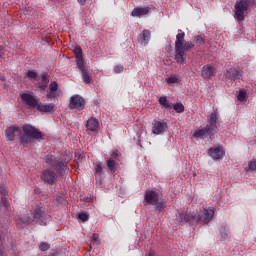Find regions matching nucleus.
Wrapping results in <instances>:
<instances>
[{"label": "nucleus", "mask_w": 256, "mask_h": 256, "mask_svg": "<svg viewBox=\"0 0 256 256\" xmlns=\"http://www.w3.org/2000/svg\"><path fill=\"white\" fill-rule=\"evenodd\" d=\"M179 31L180 33L176 35L174 47L175 60L180 63V65H185V63H187V51L193 49L195 44H193V42H185V32Z\"/></svg>", "instance_id": "f257e3e1"}, {"label": "nucleus", "mask_w": 256, "mask_h": 256, "mask_svg": "<svg viewBox=\"0 0 256 256\" xmlns=\"http://www.w3.org/2000/svg\"><path fill=\"white\" fill-rule=\"evenodd\" d=\"M144 205L155 206L154 211L159 215L165 211V202L163 201V195L159 194L155 190H146L144 196Z\"/></svg>", "instance_id": "f03ea898"}, {"label": "nucleus", "mask_w": 256, "mask_h": 256, "mask_svg": "<svg viewBox=\"0 0 256 256\" xmlns=\"http://www.w3.org/2000/svg\"><path fill=\"white\" fill-rule=\"evenodd\" d=\"M23 134L19 136L20 144L23 145V147H27L30 143H33L34 139H42L43 133L39 131L37 128L25 124L22 127Z\"/></svg>", "instance_id": "7ed1b4c3"}, {"label": "nucleus", "mask_w": 256, "mask_h": 256, "mask_svg": "<svg viewBox=\"0 0 256 256\" xmlns=\"http://www.w3.org/2000/svg\"><path fill=\"white\" fill-rule=\"evenodd\" d=\"M215 215V208L209 206H203L199 212L194 214V225L197 223H211Z\"/></svg>", "instance_id": "20e7f679"}, {"label": "nucleus", "mask_w": 256, "mask_h": 256, "mask_svg": "<svg viewBox=\"0 0 256 256\" xmlns=\"http://www.w3.org/2000/svg\"><path fill=\"white\" fill-rule=\"evenodd\" d=\"M255 3V0H237L234 6V17L237 21H245V12Z\"/></svg>", "instance_id": "39448f33"}, {"label": "nucleus", "mask_w": 256, "mask_h": 256, "mask_svg": "<svg viewBox=\"0 0 256 256\" xmlns=\"http://www.w3.org/2000/svg\"><path fill=\"white\" fill-rule=\"evenodd\" d=\"M59 173L61 172H57L53 168H45L40 174V181H42L44 185H55L56 182L59 181Z\"/></svg>", "instance_id": "423d86ee"}, {"label": "nucleus", "mask_w": 256, "mask_h": 256, "mask_svg": "<svg viewBox=\"0 0 256 256\" xmlns=\"http://www.w3.org/2000/svg\"><path fill=\"white\" fill-rule=\"evenodd\" d=\"M44 161L49 167H53L57 173H61L67 167V164L63 160L57 158L55 155H46Z\"/></svg>", "instance_id": "0eeeda50"}, {"label": "nucleus", "mask_w": 256, "mask_h": 256, "mask_svg": "<svg viewBox=\"0 0 256 256\" xmlns=\"http://www.w3.org/2000/svg\"><path fill=\"white\" fill-rule=\"evenodd\" d=\"M22 102L27 105L30 109H35L39 105V98L33 96V94L22 93L20 94Z\"/></svg>", "instance_id": "6e6552de"}, {"label": "nucleus", "mask_w": 256, "mask_h": 256, "mask_svg": "<svg viewBox=\"0 0 256 256\" xmlns=\"http://www.w3.org/2000/svg\"><path fill=\"white\" fill-rule=\"evenodd\" d=\"M176 221L181 223V225H185V223H190V225H195V216L193 213H186L185 211L178 212L176 215Z\"/></svg>", "instance_id": "1a4fd4ad"}, {"label": "nucleus", "mask_w": 256, "mask_h": 256, "mask_svg": "<svg viewBox=\"0 0 256 256\" xmlns=\"http://www.w3.org/2000/svg\"><path fill=\"white\" fill-rule=\"evenodd\" d=\"M224 79L225 81H229V82L237 81L238 79H241V70L235 67L226 69V71L224 72Z\"/></svg>", "instance_id": "9d476101"}, {"label": "nucleus", "mask_w": 256, "mask_h": 256, "mask_svg": "<svg viewBox=\"0 0 256 256\" xmlns=\"http://www.w3.org/2000/svg\"><path fill=\"white\" fill-rule=\"evenodd\" d=\"M69 107L70 109H77L78 111H81L85 109V99L80 95H74L70 99Z\"/></svg>", "instance_id": "9b49d317"}, {"label": "nucleus", "mask_w": 256, "mask_h": 256, "mask_svg": "<svg viewBox=\"0 0 256 256\" xmlns=\"http://www.w3.org/2000/svg\"><path fill=\"white\" fill-rule=\"evenodd\" d=\"M225 151H223V146H215L208 149V156L211 157L214 161H219L223 159Z\"/></svg>", "instance_id": "f8f14e48"}, {"label": "nucleus", "mask_w": 256, "mask_h": 256, "mask_svg": "<svg viewBox=\"0 0 256 256\" xmlns=\"http://www.w3.org/2000/svg\"><path fill=\"white\" fill-rule=\"evenodd\" d=\"M33 219L36 220L39 225H47V214H45V209L36 207L33 213Z\"/></svg>", "instance_id": "ddd939ff"}, {"label": "nucleus", "mask_w": 256, "mask_h": 256, "mask_svg": "<svg viewBox=\"0 0 256 256\" xmlns=\"http://www.w3.org/2000/svg\"><path fill=\"white\" fill-rule=\"evenodd\" d=\"M216 132H214L211 128H209V126H205L204 128L198 129L196 130L192 137H194V139H204L205 137H209L210 135H215Z\"/></svg>", "instance_id": "4468645a"}, {"label": "nucleus", "mask_w": 256, "mask_h": 256, "mask_svg": "<svg viewBox=\"0 0 256 256\" xmlns=\"http://www.w3.org/2000/svg\"><path fill=\"white\" fill-rule=\"evenodd\" d=\"M46 92H47L46 94L47 99H55L59 97V84L57 83V81H52L49 84V87L46 90Z\"/></svg>", "instance_id": "2eb2a0df"}, {"label": "nucleus", "mask_w": 256, "mask_h": 256, "mask_svg": "<svg viewBox=\"0 0 256 256\" xmlns=\"http://www.w3.org/2000/svg\"><path fill=\"white\" fill-rule=\"evenodd\" d=\"M5 135L8 141H15L16 137H21V129L19 126H10L5 130Z\"/></svg>", "instance_id": "dca6fc26"}, {"label": "nucleus", "mask_w": 256, "mask_h": 256, "mask_svg": "<svg viewBox=\"0 0 256 256\" xmlns=\"http://www.w3.org/2000/svg\"><path fill=\"white\" fill-rule=\"evenodd\" d=\"M152 125V133L154 135H163V133H165V130L167 129V123L158 120H154Z\"/></svg>", "instance_id": "f3484780"}, {"label": "nucleus", "mask_w": 256, "mask_h": 256, "mask_svg": "<svg viewBox=\"0 0 256 256\" xmlns=\"http://www.w3.org/2000/svg\"><path fill=\"white\" fill-rule=\"evenodd\" d=\"M216 73L215 67L211 65H204L202 67L201 77H203V79H211L212 77H215Z\"/></svg>", "instance_id": "a211bd4d"}, {"label": "nucleus", "mask_w": 256, "mask_h": 256, "mask_svg": "<svg viewBox=\"0 0 256 256\" xmlns=\"http://www.w3.org/2000/svg\"><path fill=\"white\" fill-rule=\"evenodd\" d=\"M72 51L76 58L77 67H79L81 65H85V60L83 59V49H81V46H79V45L75 46Z\"/></svg>", "instance_id": "6ab92c4d"}, {"label": "nucleus", "mask_w": 256, "mask_h": 256, "mask_svg": "<svg viewBox=\"0 0 256 256\" xmlns=\"http://www.w3.org/2000/svg\"><path fill=\"white\" fill-rule=\"evenodd\" d=\"M208 123L206 126L217 133V123H219V119L217 118V114L212 112L208 117Z\"/></svg>", "instance_id": "aec40b11"}, {"label": "nucleus", "mask_w": 256, "mask_h": 256, "mask_svg": "<svg viewBox=\"0 0 256 256\" xmlns=\"http://www.w3.org/2000/svg\"><path fill=\"white\" fill-rule=\"evenodd\" d=\"M149 11H151V7H137L134 8L131 12L132 17H143L145 15H149Z\"/></svg>", "instance_id": "412c9836"}, {"label": "nucleus", "mask_w": 256, "mask_h": 256, "mask_svg": "<svg viewBox=\"0 0 256 256\" xmlns=\"http://www.w3.org/2000/svg\"><path fill=\"white\" fill-rule=\"evenodd\" d=\"M36 108L41 113H54L55 104H47V103L38 102V105L36 106Z\"/></svg>", "instance_id": "4be33fe9"}, {"label": "nucleus", "mask_w": 256, "mask_h": 256, "mask_svg": "<svg viewBox=\"0 0 256 256\" xmlns=\"http://www.w3.org/2000/svg\"><path fill=\"white\" fill-rule=\"evenodd\" d=\"M86 129H87V131H90L91 133H95V131H97L99 129V120L95 119L93 117H90L87 120Z\"/></svg>", "instance_id": "5701e85b"}, {"label": "nucleus", "mask_w": 256, "mask_h": 256, "mask_svg": "<svg viewBox=\"0 0 256 256\" xmlns=\"http://www.w3.org/2000/svg\"><path fill=\"white\" fill-rule=\"evenodd\" d=\"M78 69L82 74V79L84 83L89 84L93 81V77L89 74V70H87V68L85 67V64L78 66Z\"/></svg>", "instance_id": "b1692460"}, {"label": "nucleus", "mask_w": 256, "mask_h": 256, "mask_svg": "<svg viewBox=\"0 0 256 256\" xmlns=\"http://www.w3.org/2000/svg\"><path fill=\"white\" fill-rule=\"evenodd\" d=\"M94 175L97 182L101 183L103 181V166L101 162L94 164Z\"/></svg>", "instance_id": "393cba45"}, {"label": "nucleus", "mask_w": 256, "mask_h": 256, "mask_svg": "<svg viewBox=\"0 0 256 256\" xmlns=\"http://www.w3.org/2000/svg\"><path fill=\"white\" fill-rule=\"evenodd\" d=\"M38 87L40 91H47V87H49V74L45 73L41 75V82Z\"/></svg>", "instance_id": "a878e982"}, {"label": "nucleus", "mask_w": 256, "mask_h": 256, "mask_svg": "<svg viewBox=\"0 0 256 256\" xmlns=\"http://www.w3.org/2000/svg\"><path fill=\"white\" fill-rule=\"evenodd\" d=\"M140 41L142 44L145 43V45H147V43H149V41H151V31L143 30Z\"/></svg>", "instance_id": "bb28decb"}, {"label": "nucleus", "mask_w": 256, "mask_h": 256, "mask_svg": "<svg viewBox=\"0 0 256 256\" xmlns=\"http://www.w3.org/2000/svg\"><path fill=\"white\" fill-rule=\"evenodd\" d=\"M106 165L110 171V173H115L117 171V162L113 160V158H109L106 161Z\"/></svg>", "instance_id": "cd10ccee"}, {"label": "nucleus", "mask_w": 256, "mask_h": 256, "mask_svg": "<svg viewBox=\"0 0 256 256\" xmlns=\"http://www.w3.org/2000/svg\"><path fill=\"white\" fill-rule=\"evenodd\" d=\"M158 102L162 107H165V109H171V103H169L167 96H161Z\"/></svg>", "instance_id": "c85d7f7f"}, {"label": "nucleus", "mask_w": 256, "mask_h": 256, "mask_svg": "<svg viewBox=\"0 0 256 256\" xmlns=\"http://www.w3.org/2000/svg\"><path fill=\"white\" fill-rule=\"evenodd\" d=\"M220 237L223 240L229 239V232L227 231V228L224 226H221L220 228Z\"/></svg>", "instance_id": "c756f323"}, {"label": "nucleus", "mask_w": 256, "mask_h": 256, "mask_svg": "<svg viewBox=\"0 0 256 256\" xmlns=\"http://www.w3.org/2000/svg\"><path fill=\"white\" fill-rule=\"evenodd\" d=\"M1 201H2L3 207H5L6 211H9V209H11V201H9V199H7V196L1 197Z\"/></svg>", "instance_id": "7c9ffc66"}, {"label": "nucleus", "mask_w": 256, "mask_h": 256, "mask_svg": "<svg viewBox=\"0 0 256 256\" xmlns=\"http://www.w3.org/2000/svg\"><path fill=\"white\" fill-rule=\"evenodd\" d=\"M194 43L198 44L199 47H203V45H206L207 41L201 36H196L194 38Z\"/></svg>", "instance_id": "2f4dec72"}, {"label": "nucleus", "mask_w": 256, "mask_h": 256, "mask_svg": "<svg viewBox=\"0 0 256 256\" xmlns=\"http://www.w3.org/2000/svg\"><path fill=\"white\" fill-rule=\"evenodd\" d=\"M173 108L176 113H183L185 111V106H183V103H176L174 104Z\"/></svg>", "instance_id": "473e14b6"}, {"label": "nucleus", "mask_w": 256, "mask_h": 256, "mask_svg": "<svg viewBox=\"0 0 256 256\" xmlns=\"http://www.w3.org/2000/svg\"><path fill=\"white\" fill-rule=\"evenodd\" d=\"M39 74H37V72L33 71V70H29L26 74V77H28V79L37 81V77Z\"/></svg>", "instance_id": "72a5a7b5"}, {"label": "nucleus", "mask_w": 256, "mask_h": 256, "mask_svg": "<svg viewBox=\"0 0 256 256\" xmlns=\"http://www.w3.org/2000/svg\"><path fill=\"white\" fill-rule=\"evenodd\" d=\"M78 219H80V221H89V213L87 212H82L78 214Z\"/></svg>", "instance_id": "f704fd0d"}, {"label": "nucleus", "mask_w": 256, "mask_h": 256, "mask_svg": "<svg viewBox=\"0 0 256 256\" xmlns=\"http://www.w3.org/2000/svg\"><path fill=\"white\" fill-rule=\"evenodd\" d=\"M39 249L40 251H49V249H51V245H49V243L47 242H41L39 245Z\"/></svg>", "instance_id": "c9c22d12"}, {"label": "nucleus", "mask_w": 256, "mask_h": 256, "mask_svg": "<svg viewBox=\"0 0 256 256\" xmlns=\"http://www.w3.org/2000/svg\"><path fill=\"white\" fill-rule=\"evenodd\" d=\"M167 83H178L179 78L177 77V75H170L167 79H166Z\"/></svg>", "instance_id": "e433bc0d"}, {"label": "nucleus", "mask_w": 256, "mask_h": 256, "mask_svg": "<svg viewBox=\"0 0 256 256\" xmlns=\"http://www.w3.org/2000/svg\"><path fill=\"white\" fill-rule=\"evenodd\" d=\"M120 157H121V152H119L117 150L112 152V154H111V159H113V160L119 161Z\"/></svg>", "instance_id": "4c0bfd02"}, {"label": "nucleus", "mask_w": 256, "mask_h": 256, "mask_svg": "<svg viewBox=\"0 0 256 256\" xmlns=\"http://www.w3.org/2000/svg\"><path fill=\"white\" fill-rule=\"evenodd\" d=\"M245 97H247V92L241 90L238 94V101H245Z\"/></svg>", "instance_id": "58836bf2"}, {"label": "nucleus", "mask_w": 256, "mask_h": 256, "mask_svg": "<svg viewBox=\"0 0 256 256\" xmlns=\"http://www.w3.org/2000/svg\"><path fill=\"white\" fill-rule=\"evenodd\" d=\"M248 169H249V171H255V169H256V160H252L248 163Z\"/></svg>", "instance_id": "ea45409f"}, {"label": "nucleus", "mask_w": 256, "mask_h": 256, "mask_svg": "<svg viewBox=\"0 0 256 256\" xmlns=\"http://www.w3.org/2000/svg\"><path fill=\"white\" fill-rule=\"evenodd\" d=\"M7 193H8L7 188L3 185L0 186V195H1V197H7Z\"/></svg>", "instance_id": "a19ab883"}, {"label": "nucleus", "mask_w": 256, "mask_h": 256, "mask_svg": "<svg viewBox=\"0 0 256 256\" xmlns=\"http://www.w3.org/2000/svg\"><path fill=\"white\" fill-rule=\"evenodd\" d=\"M19 219L21 223H31V217L29 216H21Z\"/></svg>", "instance_id": "79ce46f5"}, {"label": "nucleus", "mask_w": 256, "mask_h": 256, "mask_svg": "<svg viewBox=\"0 0 256 256\" xmlns=\"http://www.w3.org/2000/svg\"><path fill=\"white\" fill-rule=\"evenodd\" d=\"M123 65H117L114 67V72L119 74V73H123Z\"/></svg>", "instance_id": "37998d69"}, {"label": "nucleus", "mask_w": 256, "mask_h": 256, "mask_svg": "<svg viewBox=\"0 0 256 256\" xmlns=\"http://www.w3.org/2000/svg\"><path fill=\"white\" fill-rule=\"evenodd\" d=\"M97 239H99V234L94 233L92 235V241H97Z\"/></svg>", "instance_id": "c03bdc74"}, {"label": "nucleus", "mask_w": 256, "mask_h": 256, "mask_svg": "<svg viewBox=\"0 0 256 256\" xmlns=\"http://www.w3.org/2000/svg\"><path fill=\"white\" fill-rule=\"evenodd\" d=\"M84 201L86 203H91L93 201V198L92 197H86V198H84Z\"/></svg>", "instance_id": "a18cd8bd"}, {"label": "nucleus", "mask_w": 256, "mask_h": 256, "mask_svg": "<svg viewBox=\"0 0 256 256\" xmlns=\"http://www.w3.org/2000/svg\"><path fill=\"white\" fill-rule=\"evenodd\" d=\"M79 5H85L87 3V0H77Z\"/></svg>", "instance_id": "49530a36"}, {"label": "nucleus", "mask_w": 256, "mask_h": 256, "mask_svg": "<svg viewBox=\"0 0 256 256\" xmlns=\"http://www.w3.org/2000/svg\"><path fill=\"white\" fill-rule=\"evenodd\" d=\"M3 55V48L0 46V57Z\"/></svg>", "instance_id": "de8ad7c7"}, {"label": "nucleus", "mask_w": 256, "mask_h": 256, "mask_svg": "<svg viewBox=\"0 0 256 256\" xmlns=\"http://www.w3.org/2000/svg\"><path fill=\"white\" fill-rule=\"evenodd\" d=\"M57 201H63V197H58Z\"/></svg>", "instance_id": "09e8293b"}, {"label": "nucleus", "mask_w": 256, "mask_h": 256, "mask_svg": "<svg viewBox=\"0 0 256 256\" xmlns=\"http://www.w3.org/2000/svg\"><path fill=\"white\" fill-rule=\"evenodd\" d=\"M0 256H3V251L0 249Z\"/></svg>", "instance_id": "8fccbe9b"}]
</instances>
